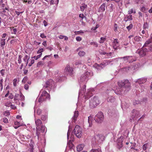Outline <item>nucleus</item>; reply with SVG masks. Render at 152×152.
<instances>
[{
	"mask_svg": "<svg viewBox=\"0 0 152 152\" xmlns=\"http://www.w3.org/2000/svg\"><path fill=\"white\" fill-rule=\"evenodd\" d=\"M79 115V113L78 111H75L74 112V116L72 117V122L75 123L77 120V119Z\"/></svg>",
	"mask_w": 152,
	"mask_h": 152,
	"instance_id": "19",
	"label": "nucleus"
},
{
	"mask_svg": "<svg viewBox=\"0 0 152 152\" xmlns=\"http://www.w3.org/2000/svg\"><path fill=\"white\" fill-rule=\"evenodd\" d=\"M147 81V79L145 78H141L135 80L136 83H138L139 84L145 83Z\"/></svg>",
	"mask_w": 152,
	"mask_h": 152,
	"instance_id": "18",
	"label": "nucleus"
},
{
	"mask_svg": "<svg viewBox=\"0 0 152 152\" xmlns=\"http://www.w3.org/2000/svg\"><path fill=\"white\" fill-rule=\"evenodd\" d=\"M41 128L40 127V132L41 133H44L45 131V130L46 129L45 127V126L42 125L40 126ZM40 135V134H39V136Z\"/></svg>",
	"mask_w": 152,
	"mask_h": 152,
	"instance_id": "28",
	"label": "nucleus"
},
{
	"mask_svg": "<svg viewBox=\"0 0 152 152\" xmlns=\"http://www.w3.org/2000/svg\"><path fill=\"white\" fill-rule=\"evenodd\" d=\"M50 80H48L46 82V85L44 86V87L45 88H47L50 86Z\"/></svg>",
	"mask_w": 152,
	"mask_h": 152,
	"instance_id": "39",
	"label": "nucleus"
},
{
	"mask_svg": "<svg viewBox=\"0 0 152 152\" xmlns=\"http://www.w3.org/2000/svg\"><path fill=\"white\" fill-rule=\"evenodd\" d=\"M138 66V65L137 64H133V65H132V67L133 68V70L136 69L137 68Z\"/></svg>",
	"mask_w": 152,
	"mask_h": 152,
	"instance_id": "50",
	"label": "nucleus"
},
{
	"mask_svg": "<svg viewBox=\"0 0 152 152\" xmlns=\"http://www.w3.org/2000/svg\"><path fill=\"white\" fill-rule=\"evenodd\" d=\"M123 69V70L126 71H130L131 70L133 69V68L132 67V65L128 67H125Z\"/></svg>",
	"mask_w": 152,
	"mask_h": 152,
	"instance_id": "26",
	"label": "nucleus"
},
{
	"mask_svg": "<svg viewBox=\"0 0 152 152\" xmlns=\"http://www.w3.org/2000/svg\"><path fill=\"white\" fill-rule=\"evenodd\" d=\"M105 4L103 3L99 7V12H103L105 10Z\"/></svg>",
	"mask_w": 152,
	"mask_h": 152,
	"instance_id": "21",
	"label": "nucleus"
},
{
	"mask_svg": "<svg viewBox=\"0 0 152 152\" xmlns=\"http://www.w3.org/2000/svg\"><path fill=\"white\" fill-rule=\"evenodd\" d=\"M132 15H129L125 17L124 19V21L126 22L127 21L132 20Z\"/></svg>",
	"mask_w": 152,
	"mask_h": 152,
	"instance_id": "25",
	"label": "nucleus"
},
{
	"mask_svg": "<svg viewBox=\"0 0 152 152\" xmlns=\"http://www.w3.org/2000/svg\"><path fill=\"white\" fill-rule=\"evenodd\" d=\"M69 75L72 77L74 76L73 68L72 67H69L67 66V76Z\"/></svg>",
	"mask_w": 152,
	"mask_h": 152,
	"instance_id": "16",
	"label": "nucleus"
},
{
	"mask_svg": "<svg viewBox=\"0 0 152 152\" xmlns=\"http://www.w3.org/2000/svg\"><path fill=\"white\" fill-rule=\"evenodd\" d=\"M42 113V110L40 109H38L37 110V113L38 115H40Z\"/></svg>",
	"mask_w": 152,
	"mask_h": 152,
	"instance_id": "57",
	"label": "nucleus"
},
{
	"mask_svg": "<svg viewBox=\"0 0 152 152\" xmlns=\"http://www.w3.org/2000/svg\"><path fill=\"white\" fill-rule=\"evenodd\" d=\"M114 30L115 31H117V29H118L117 25L116 23H115L114 24Z\"/></svg>",
	"mask_w": 152,
	"mask_h": 152,
	"instance_id": "58",
	"label": "nucleus"
},
{
	"mask_svg": "<svg viewBox=\"0 0 152 152\" xmlns=\"http://www.w3.org/2000/svg\"><path fill=\"white\" fill-rule=\"evenodd\" d=\"M40 93L41 95L38 100L39 102L40 103H42L47 99H50V95L45 91L42 90Z\"/></svg>",
	"mask_w": 152,
	"mask_h": 152,
	"instance_id": "6",
	"label": "nucleus"
},
{
	"mask_svg": "<svg viewBox=\"0 0 152 152\" xmlns=\"http://www.w3.org/2000/svg\"><path fill=\"white\" fill-rule=\"evenodd\" d=\"M24 96L21 93L19 98V100L21 101L23 100L24 99Z\"/></svg>",
	"mask_w": 152,
	"mask_h": 152,
	"instance_id": "42",
	"label": "nucleus"
},
{
	"mask_svg": "<svg viewBox=\"0 0 152 152\" xmlns=\"http://www.w3.org/2000/svg\"><path fill=\"white\" fill-rule=\"evenodd\" d=\"M28 80V77H24L22 80V83H25Z\"/></svg>",
	"mask_w": 152,
	"mask_h": 152,
	"instance_id": "48",
	"label": "nucleus"
},
{
	"mask_svg": "<svg viewBox=\"0 0 152 152\" xmlns=\"http://www.w3.org/2000/svg\"><path fill=\"white\" fill-rule=\"evenodd\" d=\"M104 137L102 134H97L95 135L92 139L91 146L93 148L97 147L98 144L100 143L104 140Z\"/></svg>",
	"mask_w": 152,
	"mask_h": 152,
	"instance_id": "2",
	"label": "nucleus"
},
{
	"mask_svg": "<svg viewBox=\"0 0 152 152\" xmlns=\"http://www.w3.org/2000/svg\"><path fill=\"white\" fill-rule=\"evenodd\" d=\"M81 64V60H78L76 61L75 64L76 65L80 64Z\"/></svg>",
	"mask_w": 152,
	"mask_h": 152,
	"instance_id": "41",
	"label": "nucleus"
},
{
	"mask_svg": "<svg viewBox=\"0 0 152 152\" xmlns=\"http://www.w3.org/2000/svg\"><path fill=\"white\" fill-rule=\"evenodd\" d=\"M47 118V117L46 115H42L41 117V119L42 121H45Z\"/></svg>",
	"mask_w": 152,
	"mask_h": 152,
	"instance_id": "47",
	"label": "nucleus"
},
{
	"mask_svg": "<svg viewBox=\"0 0 152 152\" xmlns=\"http://www.w3.org/2000/svg\"><path fill=\"white\" fill-rule=\"evenodd\" d=\"M74 133L76 136L78 138H80L82 135L83 129L79 125L75 126L74 130Z\"/></svg>",
	"mask_w": 152,
	"mask_h": 152,
	"instance_id": "8",
	"label": "nucleus"
},
{
	"mask_svg": "<svg viewBox=\"0 0 152 152\" xmlns=\"http://www.w3.org/2000/svg\"><path fill=\"white\" fill-rule=\"evenodd\" d=\"M123 141V137L122 136L120 138H118L117 140V147L119 150H121L123 146L122 143Z\"/></svg>",
	"mask_w": 152,
	"mask_h": 152,
	"instance_id": "14",
	"label": "nucleus"
},
{
	"mask_svg": "<svg viewBox=\"0 0 152 152\" xmlns=\"http://www.w3.org/2000/svg\"><path fill=\"white\" fill-rule=\"evenodd\" d=\"M92 117L91 116H90L88 117V122L89 124V126L91 127L92 126Z\"/></svg>",
	"mask_w": 152,
	"mask_h": 152,
	"instance_id": "29",
	"label": "nucleus"
},
{
	"mask_svg": "<svg viewBox=\"0 0 152 152\" xmlns=\"http://www.w3.org/2000/svg\"><path fill=\"white\" fill-rule=\"evenodd\" d=\"M148 24L147 22L144 23L143 24V28L144 29H147L148 28Z\"/></svg>",
	"mask_w": 152,
	"mask_h": 152,
	"instance_id": "45",
	"label": "nucleus"
},
{
	"mask_svg": "<svg viewBox=\"0 0 152 152\" xmlns=\"http://www.w3.org/2000/svg\"><path fill=\"white\" fill-rule=\"evenodd\" d=\"M99 51L101 54L105 55L106 54V53L104 51L103 49H100L99 50Z\"/></svg>",
	"mask_w": 152,
	"mask_h": 152,
	"instance_id": "40",
	"label": "nucleus"
},
{
	"mask_svg": "<svg viewBox=\"0 0 152 152\" xmlns=\"http://www.w3.org/2000/svg\"><path fill=\"white\" fill-rule=\"evenodd\" d=\"M133 12V10L132 9H131L129 10L128 12L129 14H131Z\"/></svg>",
	"mask_w": 152,
	"mask_h": 152,
	"instance_id": "64",
	"label": "nucleus"
},
{
	"mask_svg": "<svg viewBox=\"0 0 152 152\" xmlns=\"http://www.w3.org/2000/svg\"><path fill=\"white\" fill-rule=\"evenodd\" d=\"M84 33V32L82 30H80V31H76L75 32V33L76 34H83Z\"/></svg>",
	"mask_w": 152,
	"mask_h": 152,
	"instance_id": "52",
	"label": "nucleus"
},
{
	"mask_svg": "<svg viewBox=\"0 0 152 152\" xmlns=\"http://www.w3.org/2000/svg\"><path fill=\"white\" fill-rule=\"evenodd\" d=\"M78 54L80 57H83L85 55L86 53L83 51H80Z\"/></svg>",
	"mask_w": 152,
	"mask_h": 152,
	"instance_id": "31",
	"label": "nucleus"
},
{
	"mask_svg": "<svg viewBox=\"0 0 152 152\" xmlns=\"http://www.w3.org/2000/svg\"><path fill=\"white\" fill-rule=\"evenodd\" d=\"M118 85L121 88H126L127 91L130 89V84L127 80L119 81L118 82Z\"/></svg>",
	"mask_w": 152,
	"mask_h": 152,
	"instance_id": "7",
	"label": "nucleus"
},
{
	"mask_svg": "<svg viewBox=\"0 0 152 152\" xmlns=\"http://www.w3.org/2000/svg\"><path fill=\"white\" fill-rule=\"evenodd\" d=\"M42 53H41L40 54L37 55V56H34L33 57V58H34V59H35L36 60H37L39 58L42 56Z\"/></svg>",
	"mask_w": 152,
	"mask_h": 152,
	"instance_id": "38",
	"label": "nucleus"
},
{
	"mask_svg": "<svg viewBox=\"0 0 152 152\" xmlns=\"http://www.w3.org/2000/svg\"><path fill=\"white\" fill-rule=\"evenodd\" d=\"M90 152H102L100 148L97 149H92Z\"/></svg>",
	"mask_w": 152,
	"mask_h": 152,
	"instance_id": "32",
	"label": "nucleus"
},
{
	"mask_svg": "<svg viewBox=\"0 0 152 152\" xmlns=\"http://www.w3.org/2000/svg\"><path fill=\"white\" fill-rule=\"evenodd\" d=\"M148 51V50L147 48H145L143 49L137 50L136 52V53L139 54L140 56L142 57L146 55V53Z\"/></svg>",
	"mask_w": 152,
	"mask_h": 152,
	"instance_id": "13",
	"label": "nucleus"
},
{
	"mask_svg": "<svg viewBox=\"0 0 152 152\" xmlns=\"http://www.w3.org/2000/svg\"><path fill=\"white\" fill-rule=\"evenodd\" d=\"M3 122L6 124H7L8 123V119L6 118H3Z\"/></svg>",
	"mask_w": 152,
	"mask_h": 152,
	"instance_id": "55",
	"label": "nucleus"
},
{
	"mask_svg": "<svg viewBox=\"0 0 152 152\" xmlns=\"http://www.w3.org/2000/svg\"><path fill=\"white\" fill-rule=\"evenodd\" d=\"M99 103V101L98 97L96 96H94L92 98L90 102L89 106L90 107L92 108L95 107Z\"/></svg>",
	"mask_w": 152,
	"mask_h": 152,
	"instance_id": "9",
	"label": "nucleus"
},
{
	"mask_svg": "<svg viewBox=\"0 0 152 152\" xmlns=\"http://www.w3.org/2000/svg\"><path fill=\"white\" fill-rule=\"evenodd\" d=\"M106 38L104 37H101L100 38V40L99 42L100 43H103L104 41L105 40Z\"/></svg>",
	"mask_w": 152,
	"mask_h": 152,
	"instance_id": "44",
	"label": "nucleus"
},
{
	"mask_svg": "<svg viewBox=\"0 0 152 152\" xmlns=\"http://www.w3.org/2000/svg\"><path fill=\"white\" fill-rule=\"evenodd\" d=\"M35 122L37 125L36 131L38 139L39 137L40 134V127L42 126V124L41 120L39 119L35 120Z\"/></svg>",
	"mask_w": 152,
	"mask_h": 152,
	"instance_id": "11",
	"label": "nucleus"
},
{
	"mask_svg": "<svg viewBox=\"0 0 152 152\" xmlns=\"http://www.w3.org/2000/svg\"><path fill=\"white\" fill-rule=\"evenodd\" d=\"M14 124L16 126H22V125H21L20 123L18 121H15L14 122Z\"/></svg>",
	"mask_w": 152,
	"mask_h": 152,
	"instance_id": "51",
	"label": "nucleus"
},
{
	"mask_svg": "<svg viewBox=\"0 0 152 152\" xmlns=\"http://www.w3.org/2000/svg\"><path fill=\"white\" fill-rule=\"evenodd\" d=\"M86 88V86L84 85L83 88L81 89L79 91V97L81 96H85V99H87L90 98L93 95V92H94V89L93 88L88 89L87 92L85 94Z\"/></svg>",
	"mask_w": 152,
	"mask_h": 152,
	"instance_id": "3",
	"label": "nucleus"
},
{
	"mask_svg": "<svg viewBox=\"0 0 152 152\" xmlns=\"http://www.w3.org/2000/svg\"><path fill=\"white\" fill-rule=\"evenodd\" d=\"M87 5L85 3H83L82 4V6L80 7V10L81 11H83L85 9L87 8Z\"/></svg>",
	"mask_w": 152,
	"mask_h": 152,
	"instance_id": "24",
	"label": "nucleus"
},
{
	"mask_svg": "<svg viewBox=\"0 0 152 152\" xmlns=\"http://www.w3.org/2000/svg\"><path fill=\"white\" fill-rule=\"evenodd\" d=\"M76 39L77 41H80L82 40V38L78 36L76 37Z\"/></svg>",
	"mask_w": 152,
	"mask_h": 152,
	"instance_id": "60",
	"label": "nucleus"
},
{
	"mask_svg": "<svg viewBox=\"0 0 152 152\" xmlns=\"http://www.w3.org/2000/svg\"><path fill=\"white\" fill-rule=\"evenodd\" d=\"M151 41L150 39H148L146 41L144 44V45H143V47H146L148 46V45L151 42Z\"/></svg>",
	"mask_w": 152,
	"mask_h": 152,
	"instance_id": "35",
	"label": "nucleus"
},
{
	"mask_svg": "<svg viewBox=\"0 0 152 152\" xmlns=\"http://www.w3.org/2000/svg\"><path fill=\"white\" fill-rule=\"evenodd\" d=\"M19 95L18 94H16L14 97V100L15 101L19 100Z\"/></svg>",
	"mask_w": 152,
	"mask_h": 152,
	"instance_id": "46",
	"label": "nucleus"
},
{
	"mask_svg": "<svg viewBox=\"0 0 152 152\" xmlns=\"http://www.w3.org/2000/svg\"><path fill=\"white\" fill-rule=\"evenodd\" d=\"M136 60V58L134 56H126L113 59L112 61L117 62L119 61L120 62H124L127 60L129 63H131L135 61Z\"/></svg>",
	"mask_w": 152,
	"mask_h": 152,
	"instance_id": "4",
	"label": "nucleus"
},
{
	"mask_svg": "<svg viewBox=\"0 0 152 152\" xmlns=\"http://www.w3.org/2000/svg\"><path fill=\"white\" fill-rule=\"evenodd\" d=\"M132 27L133 24L132 23H131L129 26L126 27V28L128 31H129Z\"/></svg>",
	"mask_w": 152,
	"mask_h": 152,
	"instance_id": "43",
	"label": "nucleus"
},
{
	"mask_svg": "<svg viewBox=\"0 0 152 152\" xmlns=\"http://www.w3.org/2000/svg\"><path fill=\"white\" fill-rule=\"evenodd\" d=\"M2 83H3V79H1L0 80V86L1 87V90L2 89L3 87V85Z\"/></svg>",
	"mask_w": 152,
	"mask_h": 152,
	"instance_id": "54",
	"label": "nucleus"
},
{
	"mask_svg": "<svg viewBox=\"0 0 152 152\" xmlns=\"http://www.w3.org/2000/svg\"><path fill=\"white\" fill-rule=\"evenodd\" d=\"M29 86L28 84H26L24 86V88L26 90H28V89Z\"/></svg>",
	"mask_w": 152,
	"mask_h": 152,
	"instance_id": "59",
	"label": "nucleus"
},
{
	"mask_svg": "<svg viewBox=\"0 0 152 152\" xmlns=\"http://www.w3.org/2000/svg\"><path fill=\"white\" fill-rule=\"evenodd\" d=\"M73 123L72 122V124H70V122L69 121L68 123H69V129L67 132V140L70 139L68 142V145L71 150L73 149V144L72 143V142L74 140V135L73 132Z\"/></svg>",
	"mask_w": 152,
	"mask_h": 152,
	"instance_id": "1",
	"label": "nucleus"
},
{
	"mask_svg": "<svg viewBox=\"0 0 152 152\" xmlns=\"http://www.w3.org/2000/svg\"><path fill=\"white\" fill-rule=\"evenodd\" d=\"M113 48L115 50H116L118 48L119 46V45L117 39H114L113 43Z\"/></svg>",
	"mask_w": 152,
	"mask_h": 152,
	"instance_id": "17",
	"label": "nucleus"
},
{
	"mask_svg": "<svg viewBox=\"0 0 152 152\" xmlns=\"http://www.w3.org/2000/svg\"><path fill=\"white\" fill-rule=\"evenodd\" d=\"M0 43L1 47L4 46L5 44V39H1Z\"/></svg>",
	"mask_w": 152,
	"mask_h": 152,
	"instance_id": "36",
	"label": "nucleus"
},
{
	"mask_svg": "<svg viewBox=\"0 0 152 152\" xmlns=\"http://www.w3.org/2000/svg\"><path fill=\"white\" fill-rule=\"evenodd\" d=\"M43 49L42 48H40L39 49V50L37 51V53L38 54L41 53H42L43 52Z\"/></svg>",
	"mask_w": 152,
	"mask_h": 152,
	"instance_id": "56",
	"label": "nucleus"
},
{
	"mask_svg": "<svg viewBox=\"0 0 152 152\" xmlns=\"http://www.w3.org/2000/svg\"><path fill=\"white\" fill-rule=\"evenodd\" d=\"M104 119V115L103 113L99 112L95 117L94 120L95 121L98 123H101Z\"/></svg>",
	"mask_w": 152,
	"mask_h": 152,
	"instance_id": "10",
	"label": "nucleus"
},
{
	"mask_svg": "<svg viewBox=\"0 0 152 152\" xmlns=\"http://www.w3.org/2000/svg\"><path fill=\"white\" fill-rule=\"evenodd\" d=\"M90 44L91 45H93L95 47H98V44L95 42H94L93 41H92L90 42Z\"/></svg>",
	"mask_w": 152,
	"mask_h": 152,
	"instance_id": "34",
	"label": "nucleus"
},
{
	"mask_svg": "<svg viewBox=\"0 0 152 152\" xmlns=\"http://www.w3.org/2000/svg\"><path fill=\"white\" fill-rule=\"evenodd\" d=\"M93 75V73L90 71H87L81 75L79 80V83H86L88 79V78Z\"/></svg>",
	"mask_w": 152,
	"mask_h": 152,
	"instance_id": "5",
	"label": "nucleus"
},
{
	"mask_svg": "<svg viewBox=\"0 0 152 152\" xmlns=\"http://www.w3.org/2000/svg\"><path fill=\"white\" fill-rule=\"evenodd\" d=\"M121 90L122 89H120L118 90V89H116V90H114L113 89H111L110 91H112L113 92H114L117 94H119L121 93Z\"/></svg>",
	"mask_w": 152,
	"mask_h": 152,
	"instance_id": "23",
	"label": "nucleus"
},
{
	"mask_svg": "<svg viewBox=\"0 0 152 152\" xmlns=\"http://www.w3.org/2000/svg\"><path fill=\"white\" fill-rule=\"evenodd\" d=\"M44 65V63L42 61H40L37 63V67H39L41 66H42Z\"/></svg>",
	"mask_w": 152,
	"mask_h": 152,
	"instance_id": "37",
	"label": "nucleus"
},
{
	"mask_svg": "<svg viewBox=\"0 0 152 152\" xmlns=\"http://www.w3.org/2000/svg\"><path fill=\"white\" fill-rule=\"evenodd\" d=\"M13 85L15 86H16L17 85V79H14L13 80Z\"/></svg>",
	"mask_w": 152,
	"mask_h": 152,
	"instance_id": "53",
	"label": "nucleus"
},
{
	"mask_svg": "<svg viewBox=\"0 0 152 152\" xmlns=\"http://www.w3.org/2000/svg\"><path fill=\"white\" fill-rule=\"evenodd\" d=\"M6 106L9 107L10 106H11L12 107L13 105L10 102H7L5 103V105Z\"/></svg>",
	"mask_w": 152,
	"mask_h": 152,
	"instance_id": "49",
	"label": "nucleus"
},
{
	"mask_svg": "<svg viewBox=\"0 0 152 152\" xmlns=\"http://www.w3.org/2000/svg\"><path fill=\"white\" fill-rule=\"evenodd\" d=\"M148 143H146L144 144L142 147L143 150L145 151V152H146L147 149L148 148Z\"/></svg>",
	"mask_w": 152,
	"mask_h": 152,
	"instance_id": "27",
	"label": "nucleus"
},
{
	"mask_svg": "<svg viewBox=\"0 0 152 152\" xmlns=\"http://www.w3.org/2000/svg\"><path fill=\"white\" fill-rule=\"evenodd\" d=\"M5 72V70L4 69H2L0 71V73L2 76H4V75Z\"/></svg>",
	"mask_w": 152,
	"mask_h": 152,
	"instance_id": "62",
	"label": "nucleus"
},
{
	"mask_svg": "<svg viewBox=\"0 0 152 152\" xmlns=\"http://www.w3.org/2000/svg\"><path fill=\"white\" fill-rule=\"evenodd\" d=\"M107 100L108 102H113L115 101V98L114 97L110 96L107 98Z\"/></svg>",
	"mask_w": 152,
	"mask_h": 152,
	"instance_id": "22",
	"label": "nucleus"
},
{
	"mask_svg": "<svg viewBox=\"0 0 152 152\" xmlns=\"http://www.w3.org/2000/svg\"><path fill=\"white\" fill-rule=\"evenodd\" d=\"M140 102L139 101L135 100L133 102V104L135 105L136 104H138L140 103Z\"/></svg>",
	"mask_w": 152,
	"mask_h": 152,
	"instance_id": "63",
	"label": "nucleus"
},
{
	"mask_svg": "<svg viewBox=\"0 0 152 152\" xmlns=\"http://www.w3.org/2000/svg\"><path fill=\"white\" fill-rule=\"evenodd\" d=\"M105 57L106 58H111L113 56V54L111 53H106Z\"/></svg>",
	"mask_w": 152,
	"mask_h": 152,
	"instance_id": "30",
	"label": "nucleus"
},
{
	"mask_svg": "<svg viewBox=\"0 0 152 152\" xmlns=\"http://www.w3.org/2000/svg\"><path fill=\"white\" fill-rule=\"evenodd\" d=\"M85 145L83 144L78 145L77 147V151L80 152L83 150Z\"/></svg>",
	"mask_w": 152,
	"mask_h": 152,
	"instance_id": "20",
	"label": "nucleus"
},
{
	"mask_svg": "<svg viewBox=\"0 0 152 152\" xmlns=\"http://www.w3.org/2000/svg\"><path fill=\"white\" fill-rule=\"evenodd\" d=\"M4 115L5 116H9L10 115V113L9 112H5L4 113Z\"/></svg>",
	"mask_w": 152,
	"mask_h": 152,
	"instance_id": "61",
	"label": "nucleus"
},
{
	"mask_svg": "<svg viewBox=\"0 0 152 152\" xmlns=\"http://www.w3.org/2000/svg\"><path fill=\"white\" fill-rule=\"evenodd\" d=\"M107 64V62L104 61L102 62L100 65L96 64L94 66V67L96 69L97 71H99L101 70L104 67L106 66Z\"/></svg>",
	"mask_w": 152,
	"mask_h": 152,
	"instance_id": "12",
	"label": "nucleus"
},
{
	"mask_svg": "<svg viewBox=\"0 0 152 152\" xmlns=\"http://www.w3.org/2000/svg\"><path fill=\"white\" fill-rule=\"evenodd\" d=\"M132 113L131 117L132 118L140 116V113L138 110L134 109L132 111Z\"/></svg>",
	"mask_w": 152,
	"mask_h": 152,
	"instance_id": "15",
	"label": "nucleus"
},
{
	"mask_svg": "<svg viewBox=\"0 0 152 152\" xmlns=\"http://www.w3.org/2000/svg\"><path fill=\"white\" fill-rule=\"evenodd\" d=\"M134 39L135 41L139 42L141 40L142 38L138 36H136L134 38Z\"/></svg>",
	"mask_w": 152,
	"mask_h": 152,
	"instance_id": "33",
	"label": "nucleus"
}]
</instances>
